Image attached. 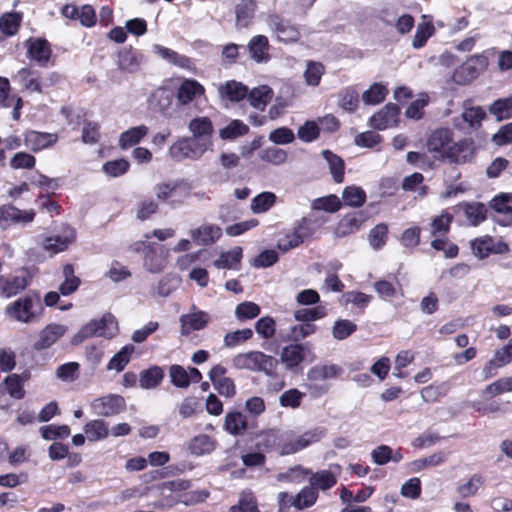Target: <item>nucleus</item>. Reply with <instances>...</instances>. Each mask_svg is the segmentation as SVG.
I'll use <instances>...</instances> for the list:
<instances>
[{"instance_id": "37", "label": "nucleus", "mask_w": 512, "mask_h": 512, "mask_svg": "<svg viewBox=\"0 0 512 512\" xmlns=\"http://www.w3.org/2000/svg\"><path fill=\"white\" fill-rule=\"evenodd\" d=\"M241 259L242 248L237 246L221 253L219 258L213 262V265L218 269H236Z\"/></svg>"}, {"instance_id": "16", "label": "nucleus", "mask_w": 512, "mask_h": 512, "mask_svg": "<svg viewBox=\"0 0 512 512\" xmlns=\"http://www.w3.org/2000/svg\"><path fill=\"white\" fill-rule=\"evenodd\" d=\"M58 141L55 133L38 132L34 130L24 133V144L30 150L37 152L51 147Z\"/></svg>"}, {"instance_id": "29", "label": "nucleus", "mask_w": 512, "mask_h": 512, "mask_svg": "<svg viewBox=\"0 0 512 512\" xmlns=\"http://www.w3.org/2000/svg\"><path fill=\"white\" fill-rule=\"evenodd\" d=\"M473 156V146L468 140H461L457 143H451L450 148L447 150L445 158L450 159L455 163H465Z\"/></svg>"}, {"instance_id": "7", "label": "nucleus", "mask_w": 512, "mask_h": 512, "mask_svg": "<svg viewBox=\"0 0 512 512\" xmlns=\"http://www.w3.org/2000/svg\"><path fill=\"white\" fill-rule=\"evenodd\" d=\"M325 436V429L315 427L304 433L292 437L288 433V441L282 446V455H290L297 453L310 445L319 442Z\"/></svg>"}, {"instance_id": "63", "label": "nucleus", "mask_w": 512, "mask_h": 512, "mask_svg": "<svg viewBox=\"0 0 512 512\" xmlns=\"http://www.w3.org/2000/svg\"><path fill=\"white\" fill-rule=\"evenodd\" d=\"M491 112L498 120L512 117V98H498L492 104Z\"/></svg>"}, {"instance_id": "21", "label": "nucleus", "mask_w": 512, "mask_h": 512, "mask_svg": "<svg viewBox=\"0 0 512 512\" xmlns=\"http://www.w3.org/2000/svg\"><path fill=\"white\" fill-rule=\"evenodd\" d=\"M398 114L399 108L396 104H387L370 118V126L378 130H384L396 124Z\"/></svg>"}, {"instance_id": "19", "label": "nucleus", "mask_w": 512, "mask_h": 512, "mask_svg": "<svg viewBox=\"0 0 512 512\" xmlns=\"http://www.w3.org/2000/svg\"><path fill=\"white\" fill-rule=\"evenodd\" d=\"M257 9L255 0H241L235 6V26L237 29L248 28L252 25Z\"/></svg>"}, {"instance_id": "52", "label": "nucleus", "mask_w": 512, "mask_h": 512, "mask_svg": "<svg viewBox=\"0 0 512 512\" xmlns=\"http://www.w3.org/2000/svg\"><path fill=\"white\" fill-rule=\"evenodd\" d=\"M275 202L276 195L274 193L262 192L252 199L251 210L256 214L265 213L274 206Z\"/></svg>"}, {"instance_id": "18", "label": "nucleus", "mask_w": 512, "mask_h": 512, "mask_svg": "<svg viewBox=\"0 0 512 512\" xmlns=\"http://www.w3.org/2000/svg\"><path fill=\"white\" fill-rule=\"evenodd\" d=\"M67 331V327L62 324L52 323L47 325L39 333L38 340L34 344L36 350H43L55 344Z\"/></svg>"}, {"instance_id": "38", "label": "nucleus", "mask_w": 512, "mask_h": 512, "mask_svg": "<svg viewBox=\"0 0 512 512\" xmlns=\"http://www.w3.org/2000/svg\"><path fill=\"white\" fill-rule=\"evenodd\" d=\"M247 428L246 416L240 412H229L225 416L224 429L231 435H240Z\"/></svg>"}, {"instance_id": "2", "label": "nucleus", "mask_w": 512, "mask_h": 512, "mask_svg": "<svg viewBox=\"0 0 512 512\" xmlns=\"http://www.w3.org/2000/svg\"><path fill=\"white\" fill-rule=\"evenodd\" d=\"M233 366L237 369H246L254 372H263L267 376H273L278 366V360L261 351H249L237 354L233 360Z\"/></svg>"}, {"instance_id": "35", "label": "nucleus", "mask_w": 512, "mask_h": 512, "mask_svg": "<svg viewBox=\"0 0 512 512\" xmlns=\"http://www.w3.org/2000/svg\"><path fill=\"white\" fill-rule=\"evenodd\" d=\"M188 449L196 456L207 455L214 451L215 441L206 434H200L189 441Z\"/></svg>"}, {"instance_id": "43", "label": "nucleus", "mask_w": 512, "mask_h": 512, "mask_svg": "<svg viewBox=\"0 0 512 512\" xmlns=\"http://www.w3.org/2000/svg\"><path fill=\"white\" fill-rule=\"evenodd\" d=\"M249 132V127L241 120H232L224 128L219 130V136L223 140H234Z\"/></svg>"}, {"instance_id": "58", "label": "nucleus", "mask_w": 512, "mask_h": 512, "mask_svg": "<svg viewBox=\"0 0 512 512\" xmlns=\"http://www.w3.org/2000/svg\"><path fill=\"white\" fill-rule=\"evenodd\" d=\"M357 329V325L350 320L341 319L334 323L332 327V335L337 340L348 338Z\"/></svg>"}, {"instance_id": "10", "label": "nucleus", "mask_w": 512, "mask_h": 512, "mask_svg": "<svg viewBox=\"0 0 512 512\" xmlns=\"http://www.w3.org/2000/svg\"><path fill=\"white\" fill-rule=\"evenodd\" d=\"M75 239V230L68 225H64L59 234L45 238L42 247L50 255H55L65 251Z\"/></svg>"}, {"instance_id": "26", "label": "nucleus", "mask_w": 512, "mask_h": 512, "mask_svg": "<svg viewBox=\"0 0 512 512\" xmlns=\"http://www.w3.org/2000/svg\"><path fill=\"white\" fill-rule=\"evenodd\" d=\"M305 349L301 344H290L282 349L280 360L287 370H294L303 362Z\"/></svg>"}, {"instance_id": "54", "label": "nucleus", "mask_w": 512, "mask_h": 512, "mask_svg": "<svg viewBox=\"0 0 512 512\" xmlns=\"http://www.w3.org/2000/svg\"><path fill=\"white\" fill-rule=\"evenodd\" d=\"M24 379L18 374H10L4 380L8 394L14 399H22L25 396Z\"/></svg>"}, {"instance_id": "14", "label": "nucleus", "mask_w": 512, "mask_h": 512, "mask_svg": "<svg viewBox=\"0 0 512 512\" xmlns=\"http://www.w3.org/2000/svg\"><path fill=\"white\" fill-rule=\"evenodd\" d=\"M191 240L199 246H209L217 242L222 236V228L217 224L203 223L188 232Z\"/></svg>"}, {"instance_id": "45", "label": "nucleus", "mask_w": 512, "mask_h": 512, "mask_svg": "<svg viewBox=\"0 0 512 512\" xmlns=\"http://www.w3.org/2000/svg\"><path fill=\"white\" fill-rule=\"evenodd\" d=\"M318 498V492L312 486H305L294 497L292 506L302 510L313 506Z\"/></svg>"}, {"instance_id": "55", "label": "nucleus", "mask_w": 512, "mask_h": 512, "mask_svg": "<svg viewBox=\"0 0 512 512\" xmlns=\"http://www.w3.org/2000/svg\"><path fill=\"white\" fill-rule=\"evenodd\" d=\"M40 433L43 439L45 440H56V439H65L67 438L71 431L68 425H46L40 428Z\"/></svg>"}, {"instance_id": "25", "label": "nucleus", "mask_w": 512, "mask_h": 512, "mask_svg": "<svg viewBox=\"0 0 512 512\" xmlns=\"http://www.w3.org/2000/svg\"><path fill=\"white\" fill-rule=\"evenodd\" d=\"M288 441V433L271 429L260 434L257 446L266 450H279L282 455V446Z\"/></svg>"}, {"instance_id": "60", "label": "nucleus", "mask_w": 512, "mask_h": 512, "mask_svg": "<svg viewBox=\"0 0 512 512\" xmlns=\"http://www.w3.org/2000/svg\"><path fill=\"white\" fill-rule=\"evenodd\" d=\"M312 207L315 210H323L333 213L341 208V201L336 195H328L315 199L313 201Z\"/></svg>"}, {"instance_id": "31", "label": "nucleus", "mask_w": 512, "mask_h": 512, "mask_svg": "<svg viewBox=\"0 0 512 512\" xmlns=\"http://www.w3.org/2000/svg\"><path fill=\"white\" fill-rule=\"evenodd\" d=\"M23 20L22 12H6L0 17V31L6 37H12L19 32Z\"/></svg>"}, {"instance_id": "47", "label": "nucleus", "mask_w": 512, "mask_h": 512, "mask_svg": "<svg viewBox=\"0 0 512 512\" xmlns=\"http://www.w3.org/2000/svg\"><path fill=\"white\" fill-rule=\"evenodd\" d=\"M163 377L164 373L158 366L143 370L139 378L140 387L143 389H153L160 384Z\"/></svg>"}, {"instance_id": "15", "label": "nucleus", "mask_w": 512, "mask_h": 512, "mask_svg": "<svg viewBox=\"0 0 512 512\" xmlns=\"http://www.w3.org/2000/svg\"><path fill=\"white\" fill-rule=\"evenodd\" d=\"M30 284L27 273L15 276H0V296L11 298L26 289Z\"/></svg>"}, {"instance_id": "32", "label": "nucleus", "mask_w": 512, "mask_h": 512, "mask_svg": "<svg viewBox=\"0 0 512 512\" xmlns=\"http://www.w3.org/2000/svg\"><path fill=\"white\" fill-rule=\"evenodd\" d=\"M342 369L335 364L315 365L307 372V379L310 382L324 381L327 379L337 378Z\"/></svg>"}, {"instance_id": "23", "label": "nucleus", "mask_w": 512, "mask_h": 512, "mask_svg": "<svg viewBox=\"0 0 512 512\" xmlns=\"http://www.w3.org/2000/svg\"><path fill=\"white\" fill-rule=\"evenodd\" d=\"M35 218V212L32 209L20 210L13 205H2L0 207V220L10 221L17 224L31 223Z\"/></svg>"}, {"instance_id": "50", "label": "nucleus", "mask_w": 512, "mask_h": 512, "mask_svg": "<svg viewBox=\"0 0 512 512\" xmlns=\"http://www.w3.org/2000/svg\"><path fill=\"white\" fill-rule=\"evenodd\" d=\"M327 315L325 306L313 308H300L294 311V318L299 322L312 323L313 321L324 318Z\"/></svg>"}, {"instance_id": "1", "label": "nucleus", "mask_w": 512, "mask_h": 512, "mask_svg": "<svg viewBox=\"0 0 512 512\" xmlns=\"http://www.w3.org/2000/svg\"><path fill=\"white\" fill-rule=\"evenodd\" d=\"M41 312V299L36 294H26L8 304L4 309L7 318L23 324L34 322Z\"/></svg>"}, {"instance_id": "48", "label": "nucleus", "mask_w": 512, "mask_h": 512, "mask_svg": "<svg viewBox=\"0 0 512 512\" xmlns=\"http://www.w3.org/2000/svg\"><path fill=\"white\" fill-rule=\"evenodd\" d=\"M342 199L348 206L361 207L366 201V193L361 187L351 185L343 190Z\"/></svg>"}, {"instance_id": "12", "label": "nucleus", "mask_w": 512, "mask_h": 512, "mask_svg": "<svg viewBox=\"0 0 512 512\" xmlns=\"http://www.w3.org/2000/svg\"><path fill=\"white\" fill-rule=\"evenodd\" d=\"M180 334L188 336L194 331L204 329L210 322V315L202 310H198L194 305L190 311L180 316Z\"/></svg>"}, {"instance_id": "40", "label": "nucleus", "mask_w": 512, "mask_h": 512, "mask_svg": "<svg viewBox=\"0 0 512 512\" xmlns=\"http://www.w3.org/2000/svg\"><path fill=\"white\" fill-rule=\"evenodd\" d=\"M147 133L148 128L145 125L132 127L120 135L119 145L122 149L132 147L138 144Z\"/></svg>"}, {"instance_id": "33", "label": "nucleus", "mask_w": 512, "mask_h": 512, "mask_svg": "<svg viewBox=\"0 0 512 512\" xmlns=\"http://www.w3.org/2000/svg\"><path fill=\"white\" fill-rule=\"evenodd\" d=\"M153 49L159 57L172 65L180 68H190L191 66V60L189 57L179 54L170 48L164 47L162 45H154Z\"/></svg>"}, {"instance_id": "41", "label": "nucleus", "mask_w": 512, "mask_h": 512, "mask_svg": "<svg viewBox=\"0 0 512 512\" xmlns=\"http://www.w3.org/2000/svg\"><path fill=\"white\" fill-rule=\"evenodd\" d=\"M461 208L469 222V224L473 226H477L481 222H483L486 218L487 209L484 204L474 202V203H463L461 204Z\"/></svg>"}, {"instance_id": "42", "label": "nucleus", "mask_w": 512, "mask_h": 512, "mask_svg": "<svg viewBox=\"0 0 512 512\" xmlns=\"http://www.w3.org/2000/svg\"><path fill=\"white\" fill-rule=\"evenodd\" d=\"M447 459V454L444 452H437L428 457L416 459L409 463L411 472H419L427 467H435L443 464Z\"/></svg>"}, {"instance_id": "20", "label": "nucleus", "mask_w": 512, "mask_h": 512, "mask_svg": "<svg viewBox=\"0 0 512 512\" xmlns=\"http://www.w3.org/2000/svg\"><path fill=\"white\" fill-rule=\"evenodd\" d=\"M492 208L498 214L497 221L503 226H512V194L505 193L494 197Z\"/></svg>"}, {"instance_id": "36", "label": "nucleus", "mask_w": 512, "mask_h": 512, "mask_svg": "<svg viewBox=\"0 0 512 512\" xmlns=\"http://www.w3.org/2000/svg\"><path fill=\"white\" fill-rule=\"evenodd\" d=\"M371 458L375 464L385 465L389 461L400 462L403 459V455L400 450L393 451L387 445H380L372 450Z\"/></svg>"}, {"instance_id": "49", "label": "nucleus", "mask_w": 512, "mask_h": 512, "mask_svg": "<svg viewBox=\"0 0 512 512\" xmlns=\"http://www.w3.org/2000/svg\"><path fill=\"white\" fill-rule=\"evenodd\" d=\"M435 33V27L432 21H423L418 24L412 46L415 49L424 47L428 39Z\"/></svg>"}, {"instance_id": "39", "label": "nucleus", "mask_w": 512, "mask_h": 512, "mask_svg": "<svg viewBox=\"0 0 512 512\" xmlns=\"http://www.w3.org/2000/svg\"><path fill=\"white\" fill-rule=\"evenodd\" d=\"M62 275L64 281L60 284L59 291L62 295L68 296L78 289L81 281L75 275L74 267L71 264L63 266Z\"/></svg>"}, {"instance_id": "6", "label": "nucleus", "mask_w": 512, "mask_h": 512, "mask_svg": "<svg viewBox=\"0 0 512 512\" xmlns=\"http://www.w3.org/2000/svg\"><path fill=\"white\" fill-rule=\"evenodd\" d=\"M266 24L281 42L294 43L301 37L299 28L277 13L268 14Z\"/></svg>"}, {"instance_id": "34", "label": "nucleus", "mask_w": 512, "mask_h": 512, "mask_svg": "<svg viewBox=\"0 0 512 512\" xmlns=\"http://www.w3.org/2000/svg\"><path fill=\"white\" fill-rule=\"evenodd\" d=\"M15 81H17L20 87L31 93H41V84L39 77L29 68H22L18 71Z\"/></svg>"}, {"instance_id": "17", "label": "nucleus", "mask_w": 512, "mask_h": 512, "mask_svg": "<svg viewBox=\"0 0 512 512\" xmlns=\"http://www.w3.org/2000/svg\"><path fill=\"white\" fill-rule=\"evenodd\" d=\"M452 135V131L447 128L435 130L428 139V150L437 153L439 157L445 158L452 143Z\"/></svg>"}, {"instance_id": "59", "label": "nucleus", "mask_w": 512, "mask_h": 512, "mask_svg": "<svg viewBox=\"0 0 512 512\" xmlns=\"http://www.w3.org/2000/svg\"><path fill=\"white\" fill-rule=\"evenodd\" d=\"M388 227L384 223L376 225L369 233V243L373 249L379 250L385 244L387 240Z\"/></svg>"}, {"instance_id": "13", "label": "nucleus", "mask_w": 512, "mask_h": 512, "mask_svg": "<svg viewBox=\"0 0 512 512\" xmlns=\"http://www.w3.org/2000/svg\"><path fill=\"white\" fill-rule=\"evenodd\" d=\"M473 254L479 258H487L491 253L503 254L509 251V246L505 242H495L490 236H483L471 241Z\"/></svg>"}, {"instance_id": "44", "label": "nucleus", "mask_w": 512, "mask_h": 512, "mask_svg": "<svg viewBox=\"0 0 512 512\" xmlns=\"http://www.w3.org/2000/svg\"><path fill=\"white\" fill-rule=\"evenodd\" d=\"M87 438L91 442L105 439L108 434V426L103 420H91L83 428Z\"/></svg>"}, {"instance_id": "3", "label": "nucleus", "mask_w": 512, "mask_h": 512, "mask_svg": "<svg viewBox=\"0 0 512 512\" xmlns=\"http://www.w3.org/2000/svg\"><path fill=\"white\" fill-rule=\"evenodd\" d=\"M118 332V324L116 318L111 313H105L99 320H91L81 327L74 335L72 343L80 344L85 339L91 337L113 338Z\"/></svg>"}, {"instance_id": "5", "label": "nucleus", "mask_w": 512, "mask_h": 512, "mask_svg": "<svg viewBox=\"0 0 512 512\" xmlns=\"http://www.w3.org/2000/svg\"><path fill=\"white\" fill-rule=\"evenodd\" d=\"M487 66L488 58L485 55H472L454 70L452 80L459 85L469 84L486 70Z\"/></svg>"}, {"instance_id": "28", "label": "nucleus", "mask_w": 512, "mask_h": 512, "mask_svg": "<svg viewBox=\"0 0 512 512\" xmlns=\"http://www.w3.org/2000/svg\"><path fill=\"white\" fill-rule=\"evenodd\" d=\"M269 48V41L265 35L253 36L248 43L250 56L258 63L266 62L270 59Z\"/></svg>"}, {"instance_id": "11", "label": "nucleus", "mask_w": 512, "mask_h": 512, "mask_svg": "<svg viewBox=\"0 0 512 512\" xmlns=\"http://www.w3.org/2000/svg\"><path fill=\"white\" fill-rule=\"evenodd\" d=\"M91 408L94 414L109 417L117 415L125 409V400L120 395L110 394L93 400Z\"/></svg>"}, {"instance_id": "4", "label": "nucleus", "mask_w": 512, "mask_h": 512, "mask_svg": "<svg viewBox=\"0 0 512 512\" xmlns=\"http://www.w3.org/2000/svg\"><path fill=\"white\" fill-rule=\"evenodd\" d=\"M213 142H206L203 139H199L193 136L184 137L175 142L169 149V153L172 158L176 160L192 159L197 160L202 155L211 150Z\"/></svg>"}, {"instance_id": "46", "label": "nucleus", "mask_w": 512, "mask_h": 512, "mask_svg": "<svg viewBox=\"0 0 512 512\" xmlns=\"http://www.w3.org/2000/svg\"><path fill=\"white\" fill-rule=\"evenodd\" d=\"M135 347L132 344L125 345L118 353H116L109 361L107 370H115L121 372L131 359Z\"/></svg>"}, {"instance_id": "9", "label": "nucleus", "mask_w": 512, "mask_h": 512, "mask_svg": "<svg viewBox=\"0 0 512 512\" xmlns=\"http://www.w3.org/2000/svg\"><path fill=\"white\" fill-rule=\"evenodd\" d=\"M219 96H273V90L268 85L249 88L236 80L227 81L218 89Z\"/></svg>"}, {"instance_id": "62", "label": "nucleus", "mask_w": 512, "mask_h": 512, "mask_svg": "<svg viewBox=\"0 0 512 512\" xmlns=\"http://www.w3.org/2000/svg\"><path fill=\"white\" fill-rule=\"evenodd\" d=\"M259 157L261 160L273 165H281L287 160V153L281 148L269 147L262 150Z\"/></svg>"}, {"instance_id": "27", "label": "nucleus", "mask_w": 512, "mask_h": 512, "mask_svg": "<svg viewBox=\"0 0 512 512\" xmlns=\"http://www.w3.org/2000/svg\"><path fill=\"white\" fill-rule=\"evenodd\" d=\"M141 61L142 55L131 45L123 47L118 52L117 64L121 70L134 72L139 68Z\"/></svg>"}, {"instance_id": "61", "label": "nucleus", "mask_w": 512, "mask_h": 512, "mask_svg": "<svg viewBox=\"0 0 512 512\" xmlns=\"http://www.w3.org/2000/svg\"><path fill=\"white\" fill-rule=\"evenodd\" d=\"M205 88L195 79H185L178 88L176 96H204Z\"/></svg>"}, {"instance_id": "22", "label": "nucleus", "mask_w": 512, "mask_h": 512, "mask_svg": "<svg viewBox=\"0 0 512 512\" xmlns=\"http://www.w3.org/2000/svg\"><path fill=\"white\" fill-rule=\"evenodd\" d=\"M306 221L302 220L293 231L285 234L284 236L278 239V248L284 252L298 247L303 241L304 238L307 237Z\"/></svg>"}, {"instance_id": "64", "label": "nucleus", "mask_w": 512, "mask_h": 512, "mask_svg": "<svg viewBox=\"0 0 512 512\" xmlns=\"http://www.w3.org/2000/svg\"><path fill=\"white\" fill-rule=\"evenodd\" d=\"M229 512H259L257 503L252 494H242L236 505H233Z\"/></svg>"}, {"instance_id": "53", "label": "nucleus", "mask_w": 512, "mask_h": 512, "mask_svg": "<svg viewBox=\"0 0 512 512\" xmlns=\"http://www.w3.org/2000/svg\"><path fill=\"white\" fill-rule=\"evenodd\" d=\"M322 154L329 165L330 172L333 175L335 182H337V183L343 182V179H344V162H343V160L328 150H324L322 152Z\"/></svg>"}, {"instance_id": "51", "label": "nucleus", "mask_w": 512, "mask_h": 512, "mask_svg": "<svg viewBox=\"0 0 512 512\" xmlns=\"http://www.w3.org/2000/svg\"><path fill=\"white\" fill-rule=\"evenodd\" d=\"M484 484V479L479 474L472 475L467 482L457 486L456 491L461 498L472 497L477 494Z\"/></svg>"}, {"instance_id": "8", "label": "nucleus", "mask_w": 512, "mask_h": 512, "mask_svg": "<svg viewBox=\"0 0 512 512\" xmlns=\"http://www.w3.org/2000/svg\"><path fill=\"white\" fill-rule=\"evenodd\" d=\"M27 57L41 67H47L52 58L51 43L42 37H30L25 41Z\"/></svg>"}, {"instance_id": "57", "label": "nucleus", "mask_w": 512, "mask_h": 512, "mask_svg": "<svg viewBox=\"0 0 512 512\" xmlns=\"http://www.w3.org/2000/svg\"><path fill=\"white\" fill-rule=\"evenodd\" d=\"M260 307L254 302L245 301L238 304L235 308V316L238 320L254 319L260 314Z\"/></svg>"}, {"instance_id": "56", "label": "nucleus", "mask_w": 512, "mask_h": 512, "mask_svg": "<svg viewBox=\"0 0 512 512\" xmlns=\"http://www.w3.org/2000/svg\"><path fill=\"white\" fill-rule=\"evenodd\" d=\"M305 394L296 388L289 389L279 397V403L282 407L296 409L301 405Z\"/></svg>"}, {"instance_id": "30", "label": "nucleus", "mask_w": 512, "mask_h": 512, "mask_svg": "<svg viewBox=\"0 0 512 512\" xmlns=\"http://www.w3.org/2000/svg\"><path fill=\"white\" fill-rule=\"evenodd\" d=\"M191 136L203 139L206 142H212L214 128L212 122L207 117H197L190 121L188 125Z\"/></svg>"}, {"instance_id": "24", "label": "nucleus", "mask_w": 512, "mask_h": 512, "mask_svg": "<svg viewBox=\"0 0 512 512\" xmlns=\"http://www.w3.org/2000/svg\"><path fill=\"white\" fill-rule=\"evenodd\" d=\"M334 468L336 471H333L332 469H330V470H321V471L313 473L310 470V473L308 474V475H310V478H309L310 486H312L316 491L318 489L325 491V490L332 488L337 483V475H338L339 466L336 465Z\"/></svg>"}]
</instances>
